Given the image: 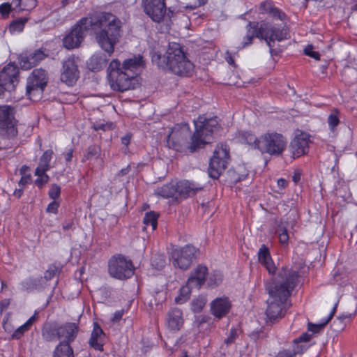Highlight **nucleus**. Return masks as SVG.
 <instances>
[{"label":"nucleus","mask_w":357,"mask_h":357,"mask_svg":"<svg viewBox=\"0 0 357 357\" xmlns=\"http://www.w3.org/2000/svg\"><path fill=\"white\" fill-rule=\"evenodd\" d=\"M90 26L94 30L100 47L110 56L122 33L121 21L111 13H101L91 20L81 19L63 38V46L68 50L78 47Z\"/></svg>","instance_id":"f257e3e1"},{"label":"nucleus","mask_w":357,"mask_h":357,"mask_svg":"<svg viewBox=\"0 0 357 357\" xmlns=\"http://www.w3.org/2000/svg\"><path fill=\"white\" fill-rule=\"evenodd\" d=\"M194 123L195 131L191 136L190 142L188 141L190 136L188 124L183 123L176 126L167 136V144L169 148L178 151L187 148L193 153L208 144L212 133L218 126V118L215 116L207 119L200 116L194 121Z\"/></svg>","instance_id":"f03ea898"},{"label":"nucleus","mask_w":357,"mask_h":357,"mask_svg":"<svg viewBox=\"0 0 357 357\" xmlns=\"http://www.w3.org/2000/svg\"><path fill=\"white\" fill-rule=\"evenodd\" d=\"M300 275L297 271L282 267L273 284L268 287L270 301L266 310L268 319L274 323L283 317L291 306L289 297L299 283Z\"/></svg>","instance_id":"7ed1b4c3"},{"label":"nucleus","mask_w":357,"mask_h":357,"mask_svg":"<svg viewBox=\"0 0 357 357\" xmlns=\"http://www.w3.org/2000/svg\"><path fill=\"white\" fill-rule=\"evenodd\" d=\"M143 65V58L139 55L126 59L122 65L118 59L112 60L107 69L111 89L119 92L135 89L138 85V70Z\"/></svg>","instance_id":"20e7f679"},{"label":"nucleus","mask_w":357,"mask_h":357,"mask_svg":"<svg viewBox=\"0 0 357 357\" xmlns=\"http://www.w3.org/2000/svg\"><path fill=\"white\" fill-rule=\"evenodd\" d=\"M152 61L180 76H189L194 69V65L187 57L183 47L177 43H169L165 55L153 53Z\"/></svg>","instance_id":"39448f33"},{"label":"nucleus","mask_w":357,"mask_h":357,"mask_svg":"<svg viewBox=\"0 0 357 357\" xmlns=\"http://www.w3.org/2000/svg\"><path fill=\"white\" fill-rule=\"evenodd\" d=\"M79 331V324L75 322H56L45 325L42 329L43 338L47 342H60L70 345L77 337Z\"/></svg>","instance_id":"423d86ee"},{"label":"nucleus","mask_w":357,"mask_h":357,"mask_svg":"<svg viewBox=\"0 0 357 357\" xmlns=\"http://www.w3.org/2000/svg\"><path fill=\"white\" fill-rule=\"evenodd\" d=\"M142 6L144 13L154 22L170 24L174 13L170 8H167L165 0H142Z\"/></svg>","instance_id":"0eeeda50"},{"label":"nucleus","mask_w":357,"mask_h":357,"mask_svg":"<svg viewBox=\"0 0 357 357\" xmlns=\"http://www.w3.org/2000/svg\"><path fill=\"white\" fill-rule=\"evenodd\" d=\"M287 146V139L281 134L277 132H266L259 137L258 150L262 153L271 155H279Z\"/></svg>","instance_id":"6e6552de"},{"label":"nucleus","mask_w":357,"mask_h":357,"mask_svg":"<svg viewBox=\"0 0 357 357\" xmlns=\"http://www.w3.org/2000/svg\"><path fill=\"white\" fill-rule=\"evenodd\" d=\"M170 252V261L174 268L188 270L196 261L199 250L197 247H172Z\"/></svg>","instance_id":"1a4fd4ad"},{"label":"nucleus","mask_w":357,"mask_h":357,"mask_svg":"<svg viewBox=\"0 0 357 357\" xmlns=\"http://www.w3.org/2000/svg\"><path fill=\"white\" fill-rule=\"evenodd\" d=\"M108 272L112 278L124 280L134 275L135 267L130 259L122 255H116L108 261Z\"/></svg>","instance_id":"9d476101"},{"label":"nucleus","mask_w":357,"mask_h":357,"mask_svg":"<svg viewBox=\"0 0 357 357\" xmlns=\"http://www.w3.org/2000/svg\"><path fill=\"white\" fill-rule=\"evenodd\" d=\"M229 158V149L226 144L218 145L211 158L208 167V175L214 179L219 178L226 169Z\"/></svg>","instance_id":"9b49d317"},{"label":"nucleus","mask_w":357,"mask_h":357,"mask_svg":"<svg viewBox=\"0 0 357 357\" xmlns=\"http://www.w3.org/2000/svg\"><path fill=\"white\" fill-rule=\"evenodd\" d=\"M48 80L47 72L42 69H35L31 75L27 79V84L26 87V95L30 99L40 97Z\"/></svg>","instance_id":"f8f14e48"},{"label":"nucleus","mask_w":357,"mask_h":357,"mask_svg":"<svg viewBox=\"0 0 357 357\" xmlns=\"http://www.w3.org/2000/svg\"><path fill=\"white\" fill-rule=\"evenodd\" d=\"M17 134L13 114L10 106H0V135L13 138Z\"/></svg>","instance_id":"ddd939ff"},{"label":"nucleus","mask_w":357,"mask_h":357,"mask_svg":"<svg viewBox=\"0 0 357 357\" xmlns=\"http://www.w3.org/2000/svg\"><path fill=\"white\" fill-rule=\"evenodd\" d=\"M259 35L266 42L269 47H273L275 41H281L287 38L288 32L286 29L272 25L262 21L259 23Z\"/></svg>","instance_id":"4468645a"},{"label":"nucleus","mask_w":357,"mask_h":357,"mask_svg":"<svg viewBox=\"0 0 357 357\" xmlns=\"http://www.w3.org/2000/svg\"><path fill=\"white\" fill-rule=\"evenodd\" d=\"M78 61V57L70 56L62 63L60 79L68 86L74 85L79 77Z\"/></svg>","instance_id":"2eb2a0df"},{"label":"nucleus","mask_w":357,"mask_h":357,"mask_svg":"<svg viewBox=\"0 0 357 357\" xmlns=\"http://www.w3.org/2000/svg\"><path fill=\"white\" fill-rule=\"evenodd\" d=\"M19 70L13 64H8L0 71V83L6 91H11L15 89L18 82Z\"/></svg>","instance_id":"dca6fc26"},{"label":"nucleus","mask_w":357,"mask_h":357,"mask_svg":"<svg viewBox=\"0 0 357 357\" xmlns=\"http://www.w3.org/2000/svg\"><path fill=\"white\" fill-rule=\"evenodd\" d=\"M310 135L305 132L296 135L289 144V151L294 158L307 154L309 150Z\"/></svg>","instance_id":"f3484780"},{"label":"nucleus","mask_w":357,"mask_h":357,"mask_svg":"<svg viewBox=\"0 0 357 357\" xmlns=\"http://www.w3.org/2000/svg\"><path fill=\"white\" fill-rule=\"evenodd\" d=\"M208 275V269L206 266L199 264L191 272L188 278V283L199 289L206 282Z\"/></svg>","instance_id":"a211bd4d"},{"label":"nucleus","mask_w":357,"mask_h":357,"mask_svg":"<svg viewBox=\"0 0 357 357\" xmlns=\"http://www.w3.org/2000/svg\"><path fill=\"white\" fill-rule=\"evenodd\" d=\"M231 308V303L228 297L223 296L214 299L211 303V312L218 319L225 317Z\"/></svg>","instance_id":"6ab92c4d"},{"label":"nucleus","mask_w":357,"mask_h":357,"mask_svg":"<svg viewBox=\"0 0 357 357\" xmlns=\"http://www.w3.org/2000/svg\"><path fill=\"white\" fill-rule=\"evenodd\" d=\"M106 335L100 324L95 321L93 324V330L89 340V345L96 351L102 352Z\"/></svg>","instance_id":"aec40b11"},{"label":"nucleus","mask_w":357,"mask_h":357,"mask_svg":"<svg viewBox=\"0 0 357 357\" xmlns=\"http://www.w3.org/2000/svg\"><path fill=\"white\" fill-rule=\"evenodd\" d=\"M47 55L40 50H35L29 54H22L20 64L22 69L29 70L43 60Z\"/></svg>","instance_id":"412c9836"},{"label":"nucleus","mask_w":357,"mask_h":357,"mask_svg":"<svg viewBox=\"0 0 357 357\" xmlns=\"http://www.w3.org/2000/svg\"><path fill=\"white\" fill-rule=\"evenodd\" d=\"M178 198L186 199L188 197L196 195L203 190V185L189 181H181L177 182Z\"/></svg>","instance_id":"4be33fe9"},{"label":"nucleus","mask_w":357,"mask_h":357,"mask_svg":"<svg viewBox=\"0 0 357 357\" xmlns=\"http://www.w3.org/2000/svg\"><path fill=\"white\" fill-rule=\"evenodd\" d=\"M183 323L182 310L177 307L170 309L167 314L168 328L172 331H179Z\"/></svg>","instance_id":"5701e85b"},{"label":"nucleus","mask_w":357,"mask_h":357,"mask_svg":"<svg viewBox=\"0 0 357 357\" xmlns=\"http://www.w3.org/2000/svg\"><path fill=\"white\" fill-rule=\"evenodd\" d=\"M246 35L243 37L241 43V48H243L252 43L255 37L262 39L259 35V23L249 22L246 25Z\"/></svg>","instance_id":"b1692460"},{"label":"nucleus","mask_w":357,"mask_h":357,"mask_svg":"<svg viewBox=\"0 0 357 357\" xmlns=\"http://www.w3.org/2000/svg\"><path fill=\"white\" fill-rule=\"evenodd\" d=\"M155 195L163 198H174L175 200L178 199V190L177 181H171L155 190Z\"/></svg>","instance_id":"393cba45"},{"label":"nucleus","mask_w":357,"mask_h":357,"mask_svg":"<svg viewBox=\"0 0 357 357\" xmlns=\"http://www.w3.org/2000/svg\"><path fill=\"white\" fill-rule=\"evenodd\" d=\"M312 340V335L308 333H303L298 337L295 338L292 342V352L294 356L301 355L308 349L305 343L309 342Z\"/></svg>","instance_id":"a878e982"},{"label":"nucleus","mask_w":357,"mask_h":357,"mask_svg":"<svg viewBox=\"0 0 357 357\" xmlns=\"http://www.w3.org/2000/svg\"><path fill=\"white\" fill-rule=\"evenodd\" d=\"M258 258L260 264L267 269L269 273L275 272L276 267L272 260L268 247H261L258 252Z\"/></svg>","instance_id":"bb28decb"},{"label":"nucleus","mask_w":357,"mask_h":357,"mask_svg":"<svg viewBox=\"0 0 357 357\" xmlns=\"http://www.w3.org/2000/svg\"><path fill=\"white\" fill-rule=\"evenodd\" d=\"M107 63V59L105 54H96L89 59L87 66L91 71H99L106 66Z\"/></svg>","instance_id":"cd10ccee"},{"label":"nucleus","mask_w":357,"mask_h":357,"mask_svg":"<svg viewBox=\"0 0 357 357\" xmlns=\"http://www.w3.org/2000/svg\"><path fill=\"white\" fill-rule=\"evenodd\" d=\"M38 312L36 311L34 314L24 324L21 325L14 331L11 335L12 338L13 340L21 339L26 332L31 330V326L38 319Z\"/></svg>","instance_id":"c85d7f7f"},{"label":"nucleus","mask_w":357,"mask_h":357,"mask_svg":"<svg viewBox=\"0 0 357 357\" xmlns=\"http://www.w3.org/2000/svg\"><path fill=\"white\" fill-rule=\"evenodd\" d=\"M337 305H335L332 309L330 314L327 316V317L324 319V321L320 324H314L311 322L307 324V331L309 334L312 335V337L314 334H318L320 331L324 328V327L332 319L335 312H336Z\"/></svg>","instance_id":"c756f323"},{"label":"nucleus","mask_w":357,"mask_h":357,"mask_svg":"<svg viewBox=\"0 0 357 357\" xmlns=\"http://www.w3.org/2000/svg\"><path fill=\"white\" fill-rule=\"evenodd\" d=\"M53 357H74L73 349L70 345L59 342L54 349Z\"/></svg>","instance_id":"7c9ffc66"},{"label":"nucleus","mask_w":357,"mask_h":357,"mask_svg":"<svg viewBox=\"0 0 357 357\" xmlns=\"http://www.w3.org/2000/svg\"><path fill=\"white\" fill-rule=\"evenodd\" d=\"M53 151L48 149L45 151L40 158L39 164L36 169L41 170L42 173L46 172L50 169V161L53 155Z\"/></svg>","instance_id":"2f4dec72"},{"label":"nucleus","mask_w":357,"mask_h":357,"mask_svg":"<svg viewBox=\"0 0 357 357\" xmlns=\"http://www.w3.org/2000/svg\"><path fill=\"white\" fill-rule=\"evenodd\" d=\"M193 289H195V287L188 284L187 281L185 284L180 288L178 295L175 298V302L178 304L185 303L190 298Z\"/></svg>","instance_id":"473e14b6"},{"label":"nucleus","mask_w":357,"mask_h":357,"mask_svg":"<svg viewBox=\"0 0 357 357\" xmlns=\"http://www.w3.org/2000/svg\"><path fill=\"white\" fill-rule=\"evenodd\" d=\"M238 140L243 144H248L254 149H258V144L259 138H257L255 135L250 132H242L239 133Z\"/></svg>","instance_id":"72a5a7b5"},{"label":"nucleus","mask_w":357,"mask_h":357,"mask_svg":"<svg viewBox=\"0 0 357 357\" xmlns=\"http://www.w3.org/2000/svg\"><path fill=\"white\" fill-rule=\"evenodd\" d=\"M151 264L156 270H162L166 265V257L164 254H153L151 258Z\"/></svg>","instance_id":"f704fd0d"},{"label":"nucleus","mask_w":357,"mask_h":357,"mask_svg":"<svg viewBox=\"0 0 357 357\" xmlns=\"http://www.w3.org/2000/svg\"><path fill=\"white\" fill-rule=\"evenodd\" d=\"M207 299L206 296L199 295L192 299L191 302V310L195 313L200 312L206 305Z\"/></svg>","instance_id":"c9c22d12"},{"label":"nucleus","mask_w":357,"mask_h":357,"mask_svg":"<svg viewBox=\"0 0 357 357\" xmlns=\"http://www.w3.org/2000/svg\"><path fill=\"white\" fill-rule=\"evenodd\" d=\"M158 215L153 211L145 214L143 222L146 226H151L152 230H155L158 225Z\"/></svg>","instance_id":"e433bc0d"},{"label":"nucleus","mask_w":357,"mask_h":357,"mask_svg":"<svg viewBox=\"0 0 357 357\" xmlns=\"http://www.w3.org/2000/svg\"><path fill=\"white\" fill-rule=\"evenodd\" d=\"M100 147L98 145L90 146L87 149L82 160L98 158L100 155Z\"/></svg>","instance_id":"4c0bfd02"},{"label":"nucleus","mask_w":357,"mask_h":357,"mask_svg":"<svg viewBox=\"0 0 357 357\" xmlns=\"http://www.w3.org/2000/svg\"><path fill=\"white\" fill-rule=\"evenodd\" d=\"M266 6H268V9H265V12L270 13L273 17H277L280 20L282 19L284 13L278 8L274 7L272 2L265 1L261 3V6L265 7Z\"/></svg>","instance_id":"58836bf2"},{"label":"nucleus","mask_w":357,"mask_h":357,"mask_svg":"<svg viewBox=\"0 0 357 357\" xmlns=\"http://www.w3.org/2000/svg\"><path fill=\"white\" fill-rule=\"evenodd\" d=\"M223 280V275L221 272L220 271H213V273L211 275L208 285L210 287H215L218 286L220 284L222 283Z\"/></svg>","instance_id":"ea45409f"},{"label":"nucleus","mask_w":357,"mask_h":357,"mask_svg":"<svg viewBox=\"0 0 357 357\" xmlns=\"http://www.w3.org/2000/svg\"><path fill=\"white\" fill-rule=\"evenodd\" d=\"M27 22L26 18H20L15 20H13L9 26V31L11 33L15 31H22L24 29L25 23Z\"/></svg>","instance_id":"a19ab883"},{"label":"nucleus","mask_w":357,"mask_h":357,"mask_svg":"<svg viewBox=\"0 0 357 357\" xmlns=\"http://www.w3.org/2000/svg\"><path fill=\"white\" fill-rule=\"evenodd\" d=\"M61 271V266L56 264H51L45 271L44 278L46 280H50L56 275H59Z\"/></svg>","instance_id":"79ce46f5"},{"label":"nucleus","mask_w":357,"mask_h":357,"mask_svg":"<svg viewBox=\"0 0 357 357\" xmlns=\"http://www.w3.org/2000/svg\"><path fill=\"white\" fill-rule=\"evenodd\" d=\"M35 174L38 176V178L35 180V184L39 188H41L43 186L47 183L49 181V176L46 174V172L42 173L41 170L36 169Z\"/></svg>","instance_id":"37998d69"},{"label":"nucleus","mask_w":357,"mask_h":357,"mask_svg":"<svg viewBox=\"0 0 357 357\" xmlns=\"http://www.w3.org/2000/svg\"><path fill=\"white\" fill-rule=\"evenodd\" d=\"M36 0H19L18 6L23 10H31L36 6Z\"/></svg>","instance_id":"c03bdc74"},{"label":"nucleus","mask_w":357,"mask_h":357,"mask_svg":"<svg viewBox=\"0 0 357 357\" xmlns=\"http://www.w3.org/2000/svg\"><path fill=\"white\" fill-rule=\"evenodd\" d=\"M238 336V329L235 327H231L229 330V333L227 337L225 340V344H226L227 345L232 344Z\"/></svg>","instance_id":"a18cd8bd"},{"label":"nucleus","mask_w":357,"mask_h":357,"mask_svg":"<svg viewBox=\"0 0 357 357\" xmlns=\"http://www.w3.org/2000/svg\"><path fill=\"white\" fill-rule=\"evenodd\" d=\"M61 194V188L57 184H52L48 192L50 197L54 200L57 199Z\"/></svg>","instance_id":"49530a36"},{"label":"nucleus","mask_w":357,"mask_h":357,"mask_svg":"<svg viewBox=\"0 0 357 357\" xmlns=\"http://www.w3.org/2000/svg\"><path fill=\"white\" fill-rule=\"evenodd\" d=\"M278 234L279 241L281 243L284 244V243H288L289 236L287 229L279 228L278 230Z\"/></svg>","instance_id":"de8ad7c7"},{"label":"nucleus","mask_w":357,"mask_h":357,"mask_svg":"<svg viewBox=\"0 0 357 357\" xmlns=\"http://www.w3.org/2000/svg\"><path fill=\"white\" fill-rule=\"evenodd\" d=\"M304 53L305 54L316 59L319 60L320 59V54L318 52L313 51V46L311 45H308L305 49H304Z\"/></svg>","instance_id":"09e8293b"},{"label":"nucleus","mask_w":357,"mask_h":357,"mask_svg":"<svg viewBox=\"0 0 357 357\" xmlns=\"http://www.w3.org/2000/svg\"><path fill=\"white\" fill-rule=\"evenodd\" d=\"M340 123L339 118L335 114H331L328 117V123L331 129H333Z\"/></svg>","instance_id":"8fccbe9b"},{"label":"nucleus","mask_w":357,"mask_h":357,"mask_svg":"<svg viewBox=\"0 0 357 357\" xmlns=\"http://www.w3.org/2000/svg\"><path fill=\"white\" fill-rule=\"evenodd\" d=\"M10 10L11 6L8 3H3L0 6V13L3 18L7 17Z\"/></svg>","instance_id":"3c124183"},{"label":"nucleus","mask_w":357,"mask_h":357,"mask_svg":"<svg viewBox=\"0 0 357 357\" xmlns=\"http://www.w3.org/2000/svg\"><path fill=\"white\" fill-rule=\"evenodd\" d=\"M112 126H113L112 123H98L93 124V128L95 130H111L112 128Z\"/></svg>","instance_id":"603ef678"},{"label":"nucleus","mask_w":357,"mask_h":357,"mask_svg":"<svg viewBox=\"0 0 357 357\" xmlns=\"http://www.w3.org/2000/svg\"><path fill=\"white\" fill-rule=\"evenodd\" d=\"M125 314L124 309L116 310L111 317V321L113 323L119 322Z\"/></svg>","instance_id":"864d4df0"},{"label":"nucleus","mask_w":357,"mask_h":357,"mask_svg":"<svg viewBox=\"0 0 357 357\" xmlns=\"http://www.w3.org/2000/svg\"><path fill=\"white\" fill-rule=\"evenodd\" d=\"M275 357H295L294 353L289 349H283L280 350Z\"/></svg>","instance_id":"5fc2aeb1"},{"label":"nucleus","mask_w":357,"mask_h":357,"mask_svg":"<svg viewBox=\"0 0 357 357\" xmlns=\"http://www.w3.org/2000/svg\"><path fill=\"white\" fill-rule=\"evenodd\" d=\"M59 206V203L57 202H56L55 200H54L53 202H52L50 204H48L47 208V212L52 213L54 214L57 213Z\"/></svg>","instance_id":"6e6d98bb"},{"label":"nucleus","mask_w":357,"mask_h":357,"mask_svg":"<svg viewBox=\"0 0 357 357\" xmlns=\"http://www.w3.org/2000/svg\"><path fill=\"white\" fill-rule=\"evenodd\" d=\"M31 175L30 174H27V175H24V176H22L20 181L18 182V185L21 188H23L28 183H29L31 182Z\"/></svg>","instance_id":"4d7b16f0"},{"label":"nucleus","mask_w":357,"mask_h":357,"mask_svg":"<svg viewBox=\"0 0 357 357\" xmlns=\"http://www.w3.org/2000/svg\"><path fill=\"white\" fill-rule=\"evenodd\" d=\"M63 229L65 231L72 230L74 228V222L73 220H68L63 222Z\"/></svg>","instance_id":"13d9d810"},{"label":"nucleus","mask_w":357,"mask_h":357,"mask_svg":"<svg viewBox=\"0 0 357 357\" xmlns=\"http://www.w3.org/2000/svg\"><path fill=\"white\" fill-rule=\"evenodd\" d=\"M225 54H226L225 59H226V61H227V63L231 66H235V61H234V59L231 52L229 51H227Z\"/></svg>","instance_id":"bf43d9fd"},{"label":"nucleus","mask_w":357,"mask_h":357,"mask_svg":"<svg viewBox=\"0 0 357 357\" xmlns=\"http://www.w3.org/2000/svg\"><path fill=\"white\" fill-rule=\"evenodd\" d=\"M131 137L132 135L130 133L126 134L121 137L122 144L127 146L130 143Z\"/></svg>","instance_id":"052dcab7"},{"label":"nucleus","mask_w":357,"mask_h":357,"mask_svg":"<svg viewBox=\"0 0 357 357\" xmlns=\"http://www.w3.org/2000/svg\"><path fill=\"white\" fill-rule=\"evenodd\" d=\"M278 185L280 189H284L287 185V181L284 178H280L278 180Z\"/></svg>","instance_id":"680f3d73"},{"label":"nucleus","mask_w":357,"mask_h":357,"mask_svg":"<svg viewBox=\"0 0 357 357\" xmlns=\"http://www.w3.org/2000/svg\"><path fill=\"white\" fill-rule=\"evenodd\" d=\"M301 174L300 172H295L293 176L292 180L295 183H298L301 180Z\"/></svg>","instance_id":"e2e57ef3"},{"label":"nucleus","mask_w":357,"mask_h":357,"mask_svg":"<svg viewBox=\"0 0 357 357\" xmlns=\"http://www.w3.org/2000/svg\"><path fill=\"white\" fill-rule=\"evenodd\" d=\"M73 149H69L68 151L66 153V154L65 155V159L67 162L71 161L73 156Z\"/></svg>","instance_id":"0e129e2a"},{"label":"nucleus","mask_w":357,"mask_h":357,"mask_svg":"<svg viewBox=\"0 0 357 357\" xmlns=\"http://www.w3.org/2000/svg\"><path fill=\"white\" fill-rule=\"evenodd\" d=\"M23 192H24V188H21L20 187L19 189H16L15 191H14V196L16 197L17 198H20L22 194H23Z\"/></svg>","instance_id":"69168bd1"},{"label":"nucleus","mask_w":357,"mask_h":357,"mask_svg":"<svg viewBox=\"0 0 357 357\" xmlns=\"http://www.w3.org/2000/svg\"><path fill=\"white\" fill-rule=\"evenodd\" d=\"M29 169V167L26 165H23L22 166V167L20 169V174L22 175V176H24V175H26V172Z\"/></svg>","instance_id":"338daca9"},{"label":"nucleus","mask_w":357,"mask_h":357,"mask_svg":"<svg viewBox=\"0 0 357 357\" xmlns=\"http://www.w3.org/2000/svg\"><path fill=\"white\" fill-rule=\"evenodd\" d=\"M130 171V167L122 169L118 174L119 176L126 175Z\"/></svg>","instance_id":"774afa93"}]
</instances>
